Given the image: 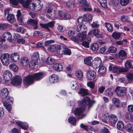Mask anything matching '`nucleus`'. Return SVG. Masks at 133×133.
I'll return each instance as SVG.
<instances>
[{"mask_svg":"<svg viewBox=\"0 0 133 133\" xmlns=\"http://www.w3.org/2000/svg\"><path fill=\"white\" fill-rule=\"evenodd\" d=\"M9 90L6 88H3L1 91V94L2 97L5 99V101L3 103V105L7 110L9 112L12 109L11 104L12 103L13 99L12 97L9 96Z\"/></svg>","mask_w":133,"mask_h":133,"instance_id":"nucleus-1","label":"nucleus"},{"mask_svg":"<svg viewBox=\"0 0 133 133\" xmlns=\"http://www.w3.org/2000/svg\"><path fill=\"white\" fill-rule=\"evenodd\" d=\"M33 2H30L29 9L32 11H38L40 10L43 6L39 0H34Z\"/></svg>","mask_w":133,"mask_h":133,"instance_id":"nucleus-2","label":"nucleus"},{"mask_svg":"<svg viewBox=\"0 0 133 133\" xmlns=\"http://www.w3.org/2000/svg\"><path fill=\"white\" fill-rule=\"evenodd\" d=\"M31 0H9L10 3L15 5H17L20 3L22 6L26 8H29Z\"/></svg>","mask_w":133,"mask_h":133,"instance_id":"nucleus-3","label":"nucleus"},{"mask_svg":"<svg viewBox=\"0 0 133 133\" xmlns=\"http://www.w3.org/2000/svg\"><path fill=\"white\" fill-rule=\"evenodd\" d=\"M53 9L51 6L49 5L46 7L44 9V12L46 14V17L48 18L54 19H56L57 16H56L55 11L54 10L52 12Z\"/></svg>","mask_w":133,"mask_h":133,"instance_id":"nucleus-4","label":"nucleus"},{"mask_svg":"<svg viewBox=\"0 0 133 133\" xmlns=\"http://www.w3.org/2000/svg\"><path fill=\"white\" fill-rule=\"evenodd\" d=\"M32 60L29 64L30 67L32 68H34L37 64V61L39 58V54L37 52H35L32 55Z\"/></svg>","mask_w":133,"mask_h":133,"instance_id":"nucleus-5","label":"nucleus"},{"mask_svg":"<svg viewBox=\"0 0 133 133\" xmlns=\"http://www.w3.org/2000/svg\"><path fill=\"white\" fill-rule=\"evenodd\" d=\"M80 107L75 109L74 112V114L77 117H78L79 119H81L84 117L86 115L83 113L85 110V108L83 106L79 105Z\"/></svg>","mask_w":133,"mask_h":133,"instance_id":"nucleus-6","label":"nucleus"},{"mask_svg":"<svg viewBox=\"0 0 133 133\" xmlns=\"http://www.w3.org/2000/svg\"><path fill=\"white\" fill-rule=\"evenodd\" d=\"M10 55L8 53L2 54L0 57L1 62L2 64L5 66H8L10 64Z\"/></svg>","mask_w":133,"mask_h":133,"instance_id":"nucleus-7","label":"nucleus"},{"mask_svg":"<svg viewBox=\"0 0 133 133\" xmlns=\"http://www.w3.org/2000/svg\"><path fill=\"white\" fill-rule=\"evenodd\" d=\"M78 103L79 105L83 106L88 105L90 107L93 103H95V101L94 100L91 101L89 98L86 97L82 101H78Z\"/></svg>","mask_w":133,"mask_h":133,"instance_id":"nucleus-8","label":"nucleus"},{"mask_svg":"<svg viewBox=\"0 0 133 133\" xmlns=\"http://www.w3.org/2000/svg\"><path fill=\"white\" fill-rule=\"evenodd\" d=\"M22 79L19 76H15L13 77L11 80V83L13 85L17 86L20 85L22 84Z\"/></svg>","mask_w":133,"mask_h":133,"instance_id":"nucleus-9","label":"nucleus"},{"mask_svg":"<svg viewBox=\"0 0 133 133\" xmlns=\"http://www.w3.org/2000/svg\"><path fill=\"white\" fill-rule=\"evenodd\" d=\"M93 34L96 37L99 38H103L104 36L102 32H100L99 30L97 29H95L90 30L88 34L90 36Z\"/></svg>","mask_w":133,"mask_h":133,"instance_id":"nucleus-10","label":"nucleus"},{"mask_svg":"<svg viewBox=\"0 0 133 133\" xmlns=\"http://www.w3.org/2000/svg\"><path fill=\"white\" fill-rule=\"evenodd\" d=\"M126 91V88L123 87H117L114 90L115 92H116L117 95L119 97L124 96Z\"/></svg>","mask_w":133,"mask_h":133,"instance_id":"nucleus-11","label":"nucleus"},{"mask_svg":"<svg viewBox=\"0 0 133 133\" xmlns=\"http://www.w3.org/2000/svg\"><path fill=\"white\" fill-rule=\"evenodd\" d=\"M96 73L95 71L92 70L88 71L87 73V78L89 80H94L95 81L97 80Z\"/></svg>","mask_w":133,"mask_h":133,"instance_id":"nucleus-12","label":"nucleus"},{"mask_svg":"<svg viewBox=\"0 0 133 133\" xmlns=\"http://www.w3.org/2000/svg\"><path fill=\"white\" fill-rule=\"evenodd\" d=\"M80 2L84 10L89 11L92 10V9L90 7V4L87 3L86 0H80Z\"/></svg>","mask_w":133,"mask_h":133,"instance_id":"nucleus-13","label":"nucleus"},{"mask_svg":"<svg viewBox=\"0 0 133 133\" xmlns=\"http://www.w3.org/2000/svg\"><path fill=\"white\" fill-rule=\"evenodd\" d=\"M87 28L86 25L84 24H79L76 27V31L77 32L83 34H86Z\"/></svg>","mask_w":133,"mask_h":133,"instance_id":"nucleus-14","label":"nucleus"},{"mask_svg":"<svg viewBox=\"0 0 133 133\" xmlns=\"http://www.w3.org/2000/svg\"><path fill=\"white\" fill-rule=\"evenodd\" d=\"M34 81L32 76L31 75H29L24 78L23 80L24 85L28 86L32 83Z\"/></svg>","mask_w":133,"mask_h":133,"instance_id":"nucleus-15","label":"nucleus"},{"mask_svg":"<svg viewBox=\"0 0 133 133\" xmlns=\"http://www.w3.org/2000/svg\"><path fill=\"white\" fill-rule=\"evenodd\" d=\"M117 120V118L116 115L113 114H111L107 124L113 125L116 123Z\"/></svg>","mask_w":133,"mask_h":133,"instance_id":"nucleus-16","label":"nucleus"},{"mask_svg":"<svg viewBox=\"0 0 133 133\" xmlns=\"http://www.w3.org/2000/svg\"><path fill=\"white\" fill-rule=\"evenodd\" d=\"M12 76V73L10 71L5 70L4 72L3 77L5 81H9Z\"/></svg>","mask_w":133,"mask_h":133,"instance_id":"nucleus-17","label":"nucleus"},{"mask_svg":"<svg viewBox=\"0 0 133 133\" xmlns=\"http://www.w3.org/2000/svg\"><path fill=\"white\" fill-rule=\"evenodd\" d=\"M12 35L9 32H6L3 33L1 37V39L3 41L5 42V38L9 41H11Z\"/></svg>","mask_w":133,"mask_h":133,"instance_id":"nucleus-18","label":"nucleus"},{"mask_svg":"<svg viewBox=\"0 0 133 133\" xmlns=\"http://www.w3.org/2000/svg\"><path fill=\"white\" fill-rule=\"evenodd\" d=\"M31 75L32 76L34 81H39L45 76L46 74L44 73L39 72L35 73Z\"/></svg>","mask_w":133,"mask_h":133,"instance_id":"nucleus-19","label":"nucleus"},{"mask_svg":"<svg viewBox=\"0 0 133 133\" xmlns=\"http://www.w3.org/2000/svg\"><path fill=\"white\" fill-rule=\"evenodd\" d=\"M10 58L13 62L15 63L18 62L20 59V55L17 52L12 53L10 55Z\"/></svg>","mask_w":133,"mask_h":133,"instance_id":"nucleus-20","label":"nucleus"},{"mask_svg":"<svg viewBox=\"0 0 133 133\" xmlns=\"http://www.w3.org/2000/svg\"><path fill=\"white\" fill-rule=\"evenodd\" d=\"M127 70L124 68H120L117 66H114L112 69L113 72L118 74L119 73L122 72H126Z\"/></svg>","mask_w":133,"mask_h":133,"instance_id":"nucleus-21","label":"nucleus"},{"mask_svg":"<svg viewBox=\"0 0 133 133\" xmlns=\"http://www.w3.org/2000/svg\"><path fill=\"white\" fill-rule=\"evenodd\" d=\"M102 64V61L100 58L97 57L95 58L93 61L92 65L96 68H98Z\"/></svg>","mask_w":133,"mask_h":133,"instance_id":"nucleus-22","label":"nucleus"},{"mask_svg":"<svg viewBox=\"0 0 133 133\" xmlns=\"http://www.w3.org/2000/svg\"><path fill=\"white\" fill-rule=\"evenodd\" d=\"M58 15L59 17L61 19H69L70 17V15L67 13H65L62 11H58Z\"/></svg>","mask_w":133,"mask_h":133,"instance_id":"nucleus-23","label":"nucleus"},{"mask_svg":"<svg viewBox=\"0 0 133 133\" xmlns=\"http://www.w3.org/2000/svg\"><path fill=\"white\" fill-rule=\"evenodd\" d=\"M20 63L21 65L23 67H26L29 64V61L26 57H23L20 59Z\"/></svg>","mask_w":133,"mask_h":133,"instance_id":"nucleus-24","label":"nucleus"},{"mask_svg":"<svg viewBox=\"0 0 133 133\" xmlns=\"http://www.w3.org/2000/svg\"><path fill=\"white\" fill-rule=\"evenodd\" d=\"M55 24V22L54 21H52L48 22L46 24H43L40 23V25L42 28H45L50 31V29L48 28L49 27L52 28L53 27Z\"/></svg>","mask_w":133,"mask_h":133,"instance_id":"nucleus-25","label":"nucleus"},{"mask_svg":"<svg viewBox=\"0 0 133 133\" xmlns=\"http://www.w3.org/2000/svg\"><path fill=\"white\" fill-rule=\"evenodd\" d=\"M59 77L57 75L53 74L50 76L49 78V82L51 83H55L59 81Z\"/></svg>","mask_w":133,"mask_h":133,"instance_id":"nucleus-26","label":"nucleus"},{"mask_svg":"<svg viewBox=\"0 0 133 133\" xmlns=\"http://www.w3.org/2000/svg\"><path fill=\"white\" fill-rule=\"evenodd\" d=\"M87 35L86 34H83L82 33H79L77 36H76V41L75 43H78L80 42H82L84 40L86 36Z\"/></svg>","mask_w":133,"mask_h":133,"instance_id":"nucleus-27","label":"nucleus"},{"mask_svg":"<svg viewBox=\"0 0 133 133\" xmlns=\"http://www.w3.org/2000/svg\"><path fill=\"white\" fill-rule=\"evenodd\" d=\"M15 122L22 129L25 130H27L29 127V125L26 122H22L19 121H16Z\"/></svg>","mask_w":133,"mask_h":133,"instance_id":"nucleus-28","label":"nucleus"},{"mask_svg":"<svg viewBox=\"0 0 133 133\" xmlns=\"http://www.w3.org/2000/svg\"><path fill=\"white\" fill-rule=\"evenodd\" d=\"M16 16L18 20L21 23H23L25 20V17L24 15H22L20 10H18Z\"/></svg>","mask_w":133,"mask_h":133,"instance_id":"nucleus-29","label":"nucleus"},{"mask_svg":"<svg viewBox=\"0 0 133 133\" xmlns=\"http://www.w3.org/2000/svg\"><path fill=\"white\" fill-rule=\"evenodd\" d=\"M68 34L69 36V38L72 41L75 42L76 40V36L75 32L72 31L70 30L68 31Z\"/></svg>","mask_w":133,"mask_h":133,"instance_id":"nucleus-30","label":"nucleus"},{"mask_svg":"<svg viewBox=\"0 0 133 133\" xmlns=\"http://www.w3.org/2000/svg\"><path fill=\"white\" fill-rule=\"evenodd\" d=\"M110 116V115L107 112L104 113L102 117V121L104 123H107L109 118Z\"/></svg>","mask_w":133,"mask_h":133,"instance_id":"nucleus-31","label":"nucleus"},{"mask_svg":"<svg viewBox=\"0 0 133 133\" xmlns=\"http://www.w3.org/2000/svg\"><path fill=\"white\" fill-rule=\"evenodd\" d=\"M54 70L57 71H61L62 70L63 66L62 64L59 63H56L54 65Z\"/></svg>","mask_w":133,"mask_h":133,"instance_id":"nucleus-32","label":"nucleus"},{"mask_svg":"<svg viewBox=\"0 0 133 133\" xmlns=\"http://www.w3.org/2000/svg\"><path fill=\"white\" fill-rule=\"evenodd\" d=\"M91 42V38L90 37H87L85 41L82 43V45L85 48H89V44Z\"/></svg>","mask_w":133,"mask_h":133,"instance_id":"nucleus-33","label":"nucleus"},{"mask_svg":"<svg viewBox=\"0 0 133 133\" xmlns=\"http://www.w3.org/2000/svg\"><path fill=\"white\" fill-rule=\"evenodd\" d=\"M28 23L34 27V29H36L38 28L37 25L38 24V21L34 19H30L28 21Z\"/></svg>","mask_w":133,"mask_h":133,"instance_id":"nucleus-34","label":"nucleus"},{"mask_svg":"<svg viewBox=\"0 0 133 133\" xmlns=\"http://www.w3.org/2000/svg\"><path fill=\"white\" fill-rule=\"evenodd\" d=\"M119 57L121 59H124L127 57V54L126 52L123 50H121L118 53Z\"/></svg>","mask_w":133,"mask_h":133,"instance_id":"nucleus-35","label":"nucleus"},{"mask_svg":"<svg viewBox=\"0 0 133 133\" xmlns=\"http://www.w3.org/2000/svg\"><path fill=\"white\" fill-rule=\"evenodd\" d=\"M84 21L87 22H89L91 21L92 19V17L90 14H87L83 15Z\"/></svg>","mask_w":133,"mask_h":133,"instance_id":"nucleus-36","label":"nucleus"},{"mask_svg":"<svg viewBox=\"0 0 133 133\" xmlns=\"http://www.w3.org/2000/svg\"><path fill=\"white\" fill-rule=\"evenodd\" d=\"M116 126L117 128L121 131L123 130L124 128V124L122 121H118L117 124Z\"/></svg>","mask_w":133,"mask_h":133,"instance_id":"nucleus-37","label":"nucleus"},{"mask_svg":"<svg viewBox=\"0 0 133 133\" xmlns=\"http://www.w3.org/2000/svg\"><path fill=\"white\" fill-rule=\"evenodd\" d=\"M64 48L62 46L59 45L57 46V53L59 55H62L64 54Z\"/></svg>","mask_w":133,"mask_h":133,"instance_id":"nucleus-38","label":"nucleus"},{"mask_svg":"<svg viewBox=\"0 0 133 133\" xmlns=\"http://www.w3.org/2000/svg\"><path fill=\"white\" fill-rule=\"evenodd\" d=\"M88 90L85 88H81L78 93L81 96H84L87 95L88 94Z\"/></svg>","mask_w":133,"mask_h":133,"instance_id":"nucleus-39","label":"nucleus"},{"mask_svg":"<svg viewBox=\"0 0 133 133\" xmlns=\"http://www.w3.org/2000/svg\"><path fill=\"white\" fill-rule=\"evenodd\" d=\"M117 51V49L116 48L113 46H111L109 47L107 51L106 54H109L110 53H114L116 52Z\"/></svg>","mask_w":133,"mask_h":133,"instance_id":"nucleus-40","label":"nucleus"},{"mask_svg":"<svg viewBox=\"0 0 133 133\" xmlns=\"http://www.w3.org/2000/svg\"><path fill=\"white\" fill-rule=\"evenodd\" d=\"M126 130L129 132H133V125L131 124H128L125 126Z\"/></svg>","mask_w":133,"mask_h":133,"instance_id":"nucleus-41","label":"nucleus"},{"mask_svg":"<svg viewBox=\"0 0 133 133\" xmlns=\"http://www.w3.org/2000/svg\"><path fill=\"white\" fill-rule=\"evenodd\" d=\"M9 67L11 70L14 72L17 71L18 69V66L16 64L14 63L10 65Z\"/></svg>","mask_w":133,"mask_h":133,"instance_id":"nucleus-42","label":"nucleus"},{"mask_svg":"<svg viewBox=\"0 0 133 133\" xmlns=\"http://www.w3.org/2000/svg\"><path fill=\"white\" fill-rule=\"evenodd\" d=\"M55 62V59L51 57H48L46 61V63L48 65H52Z\"/></svg>","mask_w":133,"mask_h":133,"instance_id":"nucleus-43","label":"nucleus"},{"mask_svg":"<svg viewBox=\"0 0 133 133\" xmlns=\"http://www.w3.org/2000/svg\"><path fill=\"white\" fill-rule=\"evenodd\" d=\"M99 67V68L98 70V72L99 74L100 75L104 74L106 71V68L102 65Z\"/></svg>","mask_w":133,"mask_h":133,"instance_id":"nucleus-44","label":"nucleus"},{"mask_svg":"<svg viewBox=\"0 0 133 133\" xmlns=\"http://www.w3.org/2000/svg\"><path fill=\"white\" fill-rule=\"evenodd\" d=\"M99 44L97 43H94L90 45V48L92 50L97 51L98 50L99 48Z\"/></svg>","mask_w":133,"mask_h":133,"instance_id":"nucleus-45","label":"nucleus"},{"mask_svg":"<svg viewBox=\"0 0 133 133\" xmlns=\"http://www.w3.org/2000/svg\"><path fill=\"white\" fill-rule=\"evenodd\" d=\"M92 60V58L91 57H87L84 59V63L87 65H90L92 64L91 61Z\"/></svg>","mask_w":133,"mask_h":133,"instance_id":"nucleus-46","label":"nucleus"},{"mask_svg":"<svg viewBox=\"0 0 133 133\" xmlns=\"http://www.w3.org/2000/svg\"><path fill=\"white\" fill-rule=\"evenodd\" d=\"M125 118L130 122L133 123V114L127 113L125 115Z\"/></svg>","mask_w":133,"mask_h":133,"instance_id":"nucleus-47","label":"nucleus"},{"mask_svg":"<svg viewBox=\"0 0 133 133\" xmlns=\"http://www.w3.org/2000/svg\"><path fill=\"white\" fill-rule=\"evenodd\" d=\"M133 62L130 60L127 61L125 63V66L127 68H133Z\"/></svg>","mask_w":133,"mask_h":133,"instance_id":"nucleus-48","label":"nucleus"},{"mask_svg":"<svg viewBox=\"0 0 133 133\" xmlns=\"http://www.w3.org/2000/svg\"><path fill=\"white\" fill-rule=\"evenodd\" d=\"M71 88L74 90L78 89L79 87L77 82L75 81H73L71 82Z\"/></svg>","mask_w":133,"mask_h":133,"instance_id":"nucleus-49","label":"nucleus"},{"mask_svg":"<svg viewBox=\"0 0 133 133\" xmlns=\"http://www.w3.org/2000/svg\"><path fill=\"white\" fill-rule=\"evenodd\" d=\"M112 101L114 105L116 107H118L119 106L120 101L119 99L115 97L113 98Z\"/></svg>","mask_w":133,"mask_h":133,"instance_id":"nucleus-50","label":"nucleus"},{"mask_svg":"<svg viewBox=\"0 0 133 133\" xmlns=\"http://www.w3.org/2000/svg\"><path fill=\"white\" fill-rule=\"evenodd\" d=\"M7 18L9 22L12 23L15 20V16L12 14H9Z\"/></svg>","mask_w":133,"mask_h":133,"instance_id":"nucleus-51","label":"nucleus"},{"mask_svg":"<svg viewBox=\"0 0 133 133\" xmlns=\"http://www.w3.org/2000/svg\"><path fill=\"white\" fill-rule=\"evenodd\" d=\"M98 1L101 6L104 8L107 7V0H98Z\"/></svg>","mask_w":133,"mask_h":133,"instance_id":"nucleus-52","label":"nucleus"},{"mask_svg":"<svg viewBox=\"0 0 133 133\" xmlns=\"http://www.w3.org/2000/svg\"><path fill=\"white\" fill-rule=\"evenodd\" d=\"M75 74L76 76L78 78H81L83 76V73L80 70H77L76 71Z\"/></svg>","mask_w":133,"mask_h":133,"instance_id":"nucleus-53","label":"nucleus"},{"mask_svg":"<svg viewBox=\"0 0 133 133\" xmlns=\"http://www.w3.org/2000/svg\"><path fill=\"white\" fill-rule=\"evenodd\" d=\"M128 81V83L132 82L133 81V74L132 73H128L126 75Z\"/></svg>","mask_w":133,"mask_h":133,"instance_id":"nucleus-54","label":"nucleus"},{"mask_svg":"<svg viewBox=\"0 0 133 133\" xmlns=\"http://www.w3.org/2000/svg\"><path fill=\"white\" fill-rule=\"evenodd\" d=\"M121 34L116 32H114L111 35L112 37L115 39H118L120 37Z\"/></svg>","mask_w":133,"mask_h":133,"instance_id":"nucleus-55","label":"nucleus"},{"mask_svg":"<svg viewBox=\"0 0 133 133\" xmlns=\"http://www.w3.org/2000/svg\"><path fill=\"white\" fill-rule=\"evenodd\" d=\"M105 26L106 27L107 30L110 32H112L113 31V29L111 25L108 23H105Z\"/></svg>","mask_w":133,"mask_h":133,"instance_id":"nucleus-56","label":"nucleus"},{"mask_svg":"<svg viewBox=\"0 0 133 133\" xmlns=\"http://www.w3.org/2000/svg\"><path fill=\"white\" fill-rule=\"evenodd\" d=\"M130 0H120V3L122 6H125L129 3Z\"/></svg>","mask_w":133,"mask_h":133,"instance_id":"nucleus-57","label":"nucleus"},{"mask_svg":"<svg viewBox=\"0 0 133 133\" xmlns=\"http://www.w3.org/2000/svg\"><path fill=\"white\" fill-rule=\"evenodd\" d=\"M69 122L70 124H75L76 122V118L74 117H70L68 119Z\"/></svg>","mask_w":133,"mask_h":133,"instance_id":"nucleus-58","label":"nucleus"},{"mask_svg":"<svg viewBox=\"0 0 133 133\" xmlns=\"http://www.w3.org/2000/svg\"><path fill=\"white\" fill-rule=\"evenodd\" d=\"M95 84L92 81H90L87 83V85L90 88L93 89L95 87Z\"/></svg>","mask_w":133,"mask_h":133,"instance_id":"nucleus-59","label":"nucleus"},{"mask_svg":"<svg viewBox=\"0 0 133 133\" xmlns=\"http://www.w3.org/2000/svg\"><path fill=\"white\" fill-rule=\"evenodd\" d=\"M66 6L70 8H73L74 7V3L71 1H68L66 3Z\"/></svg>","mask_w":133,"mask_h":133,"instance_id":"nucleus-60","label":"nucleus"},{"mask_svg":"<svg viewBox=\"0 0 133 133\" xmlns=\"http://www.w3.org/2000/svg\"><path fill=\"white\" fill-rule=\"evenodd\" d=\"M71 54L70 49L66 48H64L63 54L70 55Z\"/></svg>","mask_w":133,"mask_h":133,"instance_id":"nucleus-61","label":"nucleus"},{"mask_svg":"<svg viewBox=\"0 0 133 133\" xmlns=\"http://www.w3.org/2000/svg\"><path fill=\"white\" fill-rule=\"evenodd\" d=\"M105 93L106 95L109 96L112 95L113 92L111 89L108 88L105 90Z\"/></svg>","mask_w":133,"mask_h":133,"instance_id":"nucleus-62","label":"nucleus"},{"mask_svg":"<svg viewBox=\"0 0 133 133\" xmlns=\"http://www.w3.org/2000/svg\"><path fill=\"white\" fill-rule=\"evenodd\" d=\"M16 31L17 32L23 33L25 31V30L23 27H18L16 29Z\"/></svg>","mask_w":133,"mask_h":133,"instance_id":"nucleus-63","label":"nucleus"},{"mask_svg":"<svg viewBox=\"0 0 133 133\" xmlns=\"http://www.w3.org/2000/svg\"><path fill=\"white\" fill-rule=\"evenodd\" d=\"M107 50V48L106 46H103L99 50V52L101 54H106Z\"/></svg>","mask_w":133,"mask_h":133,"instance_id":"nucleus-64","label":"nucleus"}]
</instances>
